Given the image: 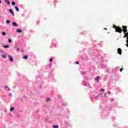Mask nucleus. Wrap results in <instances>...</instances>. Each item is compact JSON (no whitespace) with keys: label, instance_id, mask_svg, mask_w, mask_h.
<instances>
[{"label":"nucleus","instance_id":"423d86ee","mask_svg":"<svg viewBox=\"0 0 128 128\" xmlns=\"http://www.w3.org/2000/svg\"><path fill=\"white\" fill-rule=\"evenodd\" d=\"M9 12L12 14L14 16V11H12V9H10Z\"/></svg>","mask_w":128,"mask_h":128},{"label":"nucleus","instance_id":"f704fd0d","mask_svg":"<svg viewBox=\"0 0 128 128\" xmlns=\"http://www.w3.org/2000/svg\"><path fill=\"white\" fill-rule=\"evenodd\" d=\"M6 88H8V86H6Z\"/></svg>","mask_w":128,"mask_h":128},{"label":"nucleus","instance_id":"72a5a7b5","mask_svg":"<svg viewBox=\"0 0 128 128\" xmlns=\"http://www.w3.org/2000/svg\"><path fill=\"white\" fill-rule=\"evenodd\" d=\"M8 88V90H10V88Z\"/></svg>","mask_w":128,"mask_h":128},{"label":"nucleus","instance_id":"ddd939ff","mask_svg":"<svg viewBox=\"0 0 128 128\" xmlns=\"http://www.w3.org/2000/svg\"><path fill=\"white\" fill-rule=\"evenodd\" d=\"M14 110V108L12 107L10 108V112H12V110Z\"/></svg>","mask_w":128,"mask_h":128},{"label":"nucleus","instance_id":"aec40b11","mask_svg":"<svg viewBox=\"0 0 128 128\" xmlns=\"http://www.w3.org/2000/svg\"><path fill=\"white\" fill-rule=\"evenodd\" d=\"M53 128H58V126H53Z\"/></svg>","mask_w":128,"mask_h":128},{"label":"nucleus","instance_id":"6ab92c4d","mask_svg":"<svg viewBox=\"0 0 128 128\" xmlns=\"http://www.w3.org/2000/svg\"><path fill=\"white\" fill-rule=\"evenodd\" d=\"M113 28H115V30H116V28H118V26H116V25H114V24H113Z\"/></svg>","mask_w":128,"mask_h":128},{"label":"nucleus","instance_id":"c85d7f7f","mask_svg":"<svg viewBox=\"0 0 128 128\" xmlns=\"http://www.w3.org/2000/svg\"><path fill=\"white\" fill-rule=\"evenodd\" d=\"M122 70H124V68H120V72H122Z\"/></svg>","mask_w":128,"mask_h":128},{"label":"nucleus","instance_id":"2f4dec72","mask_svg":"<svg viewBox=\"0 0 128 128\" xmlns=\"http://www.w3.org/2000/svg\"><path fill=\"white\" fill-rule=\"evenodd\" d=\"M104 30H107V28H104Z\"/></svg>","mask_w":128,"mask_h":128},{"label":"nucleus","instance_id":"6e6552de","mask_svg":"<svg viewBox=\"0 0 128 128\" xmlns=\"http://www.w3.org/2000/svg\"><path fill=\"white\" fill-rule=\"evenodd\" d=\"M12 25L14 26H18V24H16V22H14L12 24Z\"/></svg>","mask_w":128,"mask_h":128},{"label":"nucleus","instance_id":"b1692460","mask_svg":"<svg viewBox=\"0 0 128 128\" xmlns=\"http://www.w3.org/2000/svg\"><path fill=\"white\" fill-rule=\"evenodd\" d=\"M52 60H53L52 58H50V62H52Z\"/></svg>","mask_w":128,"mask_h":128},{"label":"nucleus","instance_id":"9d476101","mask_svg":"<svg viewBox=\"0 0 128 128\" xmlns=\"http://www.w3.org/2000/svg\"><path fill=\"white\" fill-rule=\"evenodd\" d=\"M17 32H18L19 34H20V32H22V30L20 29H18L16 30Z\"/></svg>","mask_w":128,"mask_h":128},{"label":"nucleus","instance_id":"412c9836","mask_svg":"<svg viewBox=\"0 0 128 128\" xmlns=\"http://www.w3.org/2000/svg\"><path fill=\"white\" fill-rule=\"evenodd\" d=\"M81 73L82 74H86V72L82 71V72H81Z\"/></svg>","mask_w":128,"mask_h":128},{"label":"nucleus","instance_id":"4be33fe9","mask_svg":"<svg viewBox=\"0 0 128 128\" xmlns=\"http://www.w3.org/2000/svg\"><path fill=\"white\" fill-rule=\"evenodd\" d=\"M50 98H47L46 100V102H50Z\"/></svg>","mask_w":128,"mask_h":128},{"label":"nucleus","instance_id":"a878e982","mask_svg":"<svg viewBox=\"0 0 128 128\" xmlns=\"http://www.w3.org/2000/svg\"><path fill=\"white\" fill-rule=\"evenodd\" d=\"M76 64H80V62H76Z\"/></svg>","mask_w":128,"mask_h":128},{"label":"nucleus","instance_id":"7c9ffc66","mask_svg":"<svg viewBox=\"0 0 128 128\" xmlns=\"http://www.w3.org/2000/svg\"><path fill=\"white\" fill-rule=\"evenodd\" d=\"M124 38H127V36H126V34L124 36Z\"/></svg>","mask_w":128,"mask_h":128},{"label":"nucleus","instance_id":"f03ea898","mask_svg":"<svg viewBox=\"0 0 128 128\" xmlns=\"http://www.w3.org/2000/svg\"><path fill=\"white\" fill-rule=\"evenodd\" d=\"M123 30H122V32H124V34H126V32H128V27L126 26H122Z\"/></svg>","mask_w":128,"mask_h":128},{"label":"nucleus","instance_id":"20e7f679","mask_svg":"<svg viewBox=\"0 0 128 128\" xmlns=\"http://www.w3.org/2000/svg\"><path fill=\"white\" fill-rule=\"evenodd\" d=\"M118 54H122V49L120 48L118 49Z\"/></svg>","mask_w":128,"mask_h":128},{"label":"nucleus","instance_id":"f3484780","mask_svg":"<svg viewBox=\"0 0 128 128\" xmlns=\"http://www.w3.org/2000/svg\"><path fill=\"white\" fill-rule=\"evenodd\" d=\"M2 36H6V32H2Z\"/></svg>","mask_w":128,"mask_h":128},{"label":"nucleus","instance_id":"4468645a","mask_svg":"<svg viewBox=\"0 0 128 128\" xmlns=\"http://www.w3.org/2000/svg\"><path fill=\"white\" fill-rule=\"evenodd\" d=\"M5 2H6L8 5H10V0H5Z\"/></svg>","mask_w":128,"mask_h":128},{"label":"nucleus","instance_id":"7ed1b4c3","mask_svg":"<svg viewBox=\"0 0 128 128\" xmlns=\"http://www.w3.org/2000/svg\"><path fill=\"white\" fill-rule=\"evenodd\" d=\"M124 34L126 35V36H127V38H126L127 40H126V42L127 44H126V46L128 48V32H126V33Z\"/></svg>","mask_w":128,"mask_h":128},{"label":"nucleus","instance_id":"bb28decb","mask_svg":"<svg viewBox=\"0 0 128 128\" xmlns=\"http://www.w3.org/2000/svg\"><path fill=\"white\" fill-rule=\"evenodd\" d=\"M104 94L105 96H108V93Z\"/></svg>","mask_w":128,"mask_h":128},{"label":"nucleus","instance_id":"c756f323","mask_svg":"<svg viewBox=\"0 0 128 128\" xmlns=\"http://www.w3.org/2000/svg\"><path fill=\"white\" fill-rule=\"evenodd\" d=\"M108 94H110V92L108 91Z\"/></svg>","mask_w":128,"mask_h":128},{"label":"nucleus","instance_id":"c9c22d12","mask_svg":"<svg viewBox=\"0 0 128 128\" xmlns=\"http://www.w3.org/2000/svg\"><path fill=\"white\" fill-rule=\"evenodd\" d=\"M58 98H60V96H59Z\"/></svg>","mask_w":128,"mask_h":128},{"label":"nucleus","instance_id":"2eb2a0df","mask_svg":"<svg viewBox=\"0 0 128 128\" xmlns=\"http://www.w3.org/2000/svg\"><path fill=\"white\" fill-rule=\"evenodd\" d=\"M12 6H16V2H12Z\"/></svg>","mask_w":128,"mask_h":128},{"label":"nucleus","instance_id":"5701e85b","mask_svg":"<svg viewBox=\"0 0 128 128\" xmlns=\"http://www.w3.org/2000/svg\"><path fill=\"white\" fill-rule=\"evenodd\" d=\"M8 42H12V40L11 39H8Z\"/></svg>","mask_w":128,"mask_h":128},{"label":"nucleus","instance_id":"39448f33","mask_svg":"<svg viewBox=\"0 0 128 128\" xmlns=\"http://www.w3.org/2000/svg\"><path fill=\"white\" fill-rule=\"evenodd\" d=\"M8 57L9 58L11 62H14V58H12V56L8 55Z\"/></svg>","mask_w":128,"mask_h":128},{"label":"nucleus","instance_id":"0eeeda50","mask_svg":"<svg viewBox=\"0 0 128 128\" xmlns=\"http://www.w3.org/2000/svg\"><path fill=\"white\" fill-rule=\"evenodd\" d=\"M100 80V76H98L95 78V80L98 82H100V80Z\"/></svg>","mask_w":128,"mask_h":128},{"label":"nucleus","instance_id":"1a4fd4ad","mask_svg":"<svg viewBox=\"0 0 128 128\" xmlns=\"http://www.w3.org/2000/svg\"><path fill=\"white\" fill-rule=\"evenodd\" d=\"M3 48H10V46L4 45V46H3Z\"/></svg>","mask_w":128,"mask_h":128},{"label":"nucleus","instance_id":"f257e3e1","mask_svg":"<svg viewBox=\"0 0 128 128\" xmlns=\"http://www.w3.org/2000/svg\"><path fill=\"white\" fill-rule=\"evenodd\" d=\"M116 31L117 32H119V34H122V28H120V27L118 26L116 28Z\"/></svg>","mask_w":128,"mask_h":128},{"label":"nucleus","instance_id":"473e14b6","mask_svg":"<svg viewBox=\"0 0 128 128\" xmlns=\"http://www.w3.org/2000/svg\"><path fill=\"white\" fill-rule=\"evenodd\" d=\"M0 4H2V0H0Z\"/></svg>","mask_w":128,"mask_h":128},{"label":"nucleus","instance_id":"393cba45","mask_svg":"<svg viewBox=\"0 0 128 128\" xmlns=\"http://www.w3.org/2000/svg\"><path fill=\"white\" fill-rule=\"evenodd\" d=\"M104 92V89H102V88L100 90V92Z\"/></svg>","mask_w":128,"mask_h":128},{"label":"nucleus","instance_id":"a211bd4d","mask_svg":"<svg viewBox=\"0 0 128 128\" xmlns=\"http://www.w3.org/2000/svg\"><path fill=\"white\" fill-rule=\"evenodd\" d=\"M2 58H6V55H2Z\"/></svg>","mask_w":128,"mask_h":128},{"label":"nucleus","instance_id":"9b49d317","mask_svg":"<svg viewBox=\"0 0 128 128\" xmlns=\"http://www.w3.org/2000/svg\"><path fill=\"white\" fill-rule=\"evenodd\" d=\"M15 8L16 12H20V9H18V7L17 6H16Z\"/></svg>","mask_w":128,"mask_h":128},{"label":"nucleus","instance_id":"cd10ccee","mask_svg":"<svg viewBox=\"0 0 128 128\" xmlns=\"http://www.w3.org/2000/svg\"><path fill=\"white\" fill-rule=\"evenodd\" d=\"M20 48H17V52H20Z\"/></svg>","mask_w":128,"mask_h":128},{"label":"nucleus","instance_id":"dca6fc26","mask_svg":"<svg viewBox=\"0 0 128 128\" xmlns=\"http://www.w3.org/2000/svg\"><path fill=\"white\" fill-rule=\"evenodd\" d=\"M6 24H10V20H7L6 21Z\"/></svg>","mask_w":128,"mask_h":128},{"label":"nucleus","instance_id":"f8f14e48","mask_svg":"<svg viewBox=\"0 0 128 128\" xmlns=\"http://www.w3.org/2000/svg\"><path fill=\"white\" fill-rule=\"evenodd\" d=\"M28 56H23V58H24V60H28Z\"/></svg>","mask_w":128,"mask_h":128}]
</instances>
